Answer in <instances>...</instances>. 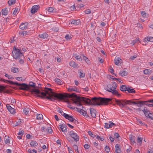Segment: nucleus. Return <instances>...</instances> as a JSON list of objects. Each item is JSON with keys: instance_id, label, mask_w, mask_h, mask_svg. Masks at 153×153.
Wrapping results in <instances>:
<instances>
[{"instance_id": "obj_29", "label": "nucleus", "mask_w": 153, "mask_h": 153, "mask_svg": "<svg viewBox=\"0 0 153 153\" xmlns=\"http://www.w3.org/2000/svg\"><path fill=\"white\" fill-rule=\"evenodd\" d=\"M145 41H149L152 42L153 41V37H146L144 39Z\"/></svg>"}, {"instance_id": "obj_36", "label": "nucleus", "mask_w": 153, "mask_h": 153, "mask_svg": "<svg viewBox=\"0 0 153 153\" xmlns=\"http://www.w3.org/2000/svg\"><path fill=\"white\" fill-rule=\"evenodd\" d=\"M46 132L49 134H51L52 132V130L51 127H48L46 129Z\"/></svg>"}, {"instance_id": "obj_33", "label": "nucleus", "mask_w": 153, "mask_h": 153, "mask_svg": "<svg viewBox=\"0 0 153 153\" xmlns=\"http://www.w3.org/2000/svg\"><path fill=\"white\" fill-rule=\"evenodd\" d=\"M69 65L75 68L77 66V64L76 62L74 61H71L70 62Z\"/></svg>"}, {"instance_id": "obj_32", "label": "nucleus", "mask_w": 153, "mask_h": 153, "mask_svg": "<svg viewBox=\"0 0 153 153\" xmlns=\"http://www.w3.org/2000/svg\"><path fill=\"white\" fill-rule=\"evenodd\" d=\"M11 72L13 73H18L19 72V70L17 68L15 67H12L11 68Z\"/></svg>"}, {"instance_id": "obj_55", "label": "nucleus", "mask_w": 153, "mask_h": 153, "mask_svg": "<svg viewBox=\"0 0 153 153\" xmlns=\"http://www.w3.org/2000/svg\"><path fill=\"white\" fill-rule=\"evenodd\" d=\"M73 148L74 149L75 151L77 150V152L78 153H79L78 151V146H77L76 145H75V144L73 146Z\"/></svg>"}, {"instance_id": "obj_49", "label": "nucleus", "mask_w": 153, "mask_h": 153, "mask_svg": "<svg viewBox=\"0 0 153 153\" xmlns=\"http://www.w3.org/2000/svg\"><path fill=\"white\" fill-rule=\"evenodd\" d=\"M75 58L76 59L79 60L80 61H81L82 60V59L81 58V56H76Z\"/></svg>"}, {"instance_id": "obj_54", "label": "nucleus", "mask_w": 153, "mask_h": 153, "mask_svg": "<svg viewBox=\"0 0 153 153\" xmlns=\"http://www.w3.org/2000/svg\"><path fill=\"white\" fill-rule=\"evenodd\" d=\"M109 71L112 74H113L114 72V70L113 69V68L111 66L109 68Z\"/></svg>"}, {"instance_id": "obj_34", "label": "nucleus", "mask_w": 153, "mask_h": 153, "mask_svg": "<svg viewBox=\"0 0 153 153\" xmlns=\"http://www.w3.org/2000/svg\"><path fill=\"white\" fill-rule=\"evenodd\" d=\"M30 110V109L29 108H24L23 109V112L25 114H28Z\"/></svg>"}, {"instance_id": "obj_42", "label": "nucleus", "mask_w": 153, "mask_h": 153, "mask_svg": "<svg viewBox=\"0 0 153 153\" xmlns=\"http://www.w3.org/2000/svg\"><path fill=\"white\" fill-rule=\"evenodd\" d=\"M137 123L138 124H140L141 125L143 126H144L145 125L146 126V125L145 124L144 122L141 121L140 120H137Z\"/></svg>"}, {"instance_id": "obj_11", "label": "nucleus", "mask_w": 153, "mask_h": 153, "mask_svg": "<svg viewBox=\"0 0 153 153\" xmlns=\"http://www.w3.org/2000/svg\"><path fill=\"white\" fill-rule=\"evenodd\" d=\"M28 23L27 22L22 23L19 26V28L22 30L26 29L28 28Z\"/></svg>"}, {"instance_id": "obj_59", "label": "nucleus", "mask_w": 153, "mask_h": 153, "mask_svg": "<svg viewBox=\"0 0 153 153\" xmlns=\"http://www.w3.org/2000/svg\"><path fill=\"white\" fill-rule=\"evenodd\" d=\"M141 15L143 17H145L146 16V13L144 11H142L141 12Z\"/></svg>"}, {"instance_id": "obj_20", "label": "nucleus", "mask_w": 153, "mask_h": 153, "mask_svg": "<svg viewBox=\"0 0 153 153\" xmlns=\"http://www.w3.org/2000/svg\"><path fill=\"white\" fill-rule=\"evenodd\" d=\"M39 36L41 38L45 39L48 37V35L46 33H45L42 34H39Z\"/></svg>"}, {"instance_id": "obj_28", "label": "nucleus", "mask_w": 153, "mask_h": 153, "mask_svg": "<svg viewBox=\"0 0 153 153\" xmlns=\"http://www.w3.org/2000/svg\"><path fill=\"white\" fill-rule=\"evenodd\" d=\"M111 92L113 94L116 95L118 97H120L121 95L120 94H119L118 91L116 90V89L113 90Z\"/></svg>"}, {"instance_id": "obj_16", "label": "nucleus", "mask_w": 153, "mask_h": 153, "mask_svg": "<svg viewBox=\"0 0 153 153\" xmlns=\"http://www.w3.org/2000/svg\"><path fill=\"white\" fill-rule=\"evenodd\" d=\"M114 63L116 65H118L119 63L120 64L122 62V60L119 57H117L114 60Z\"/></svg>"}, {"instance_id": "obj_4", "label": "nucleus", "mask_w": 153, "mask_h": 153, "mask_svg": "<svg viewBox=\"0 0 153 153\" xmlns=\"http://www.w3.org/2000/svg\"><path fill=\"white\" fill-rule=\"evenodd\" d=\"M113 101L116 102L117 104L122 108L125 107L126 104H130V100L125 101L122 100H117L116 99H114Z\"/></svg>"}, {"instance_id": "obj_15", "label": "nucleus", "mask_w": 153, "mask_h": 153, "mask_svg": "<svg viewBox=\"0 0 153 153\" xmlns=\"http://www.w3.org/2000/svg\"><path fill=\"white\" fill-rule=\"evenodd\" d=\"M59 126H60V128L62 131L64 132L67 131V127L66 125L65 124H62L59 125Z\"/></svg>"}, {"instance_id": "obj_38", "label": "nucleus", "mask_w": 153, "mask_h": 153, "mask_svg": "<svg viewBox=\"0 0 153 153\" xmlns=\"http://www.w3.org/2000/svg\"><path fill=\"white\" fill-rule=\"evenodd\" d=\"M74 103L77 106H79V107H81L82 108H83V106H82L81 103L79 102L77 100V101H75L74 102Z\"/></svg>"}, {"instance_id": "obj_44", "label": "nucleus", "mask_w": 153, "mask_h": 153, "mask_svg": "<svg viewBox=\"0 0 153 153\" xmlns=\"http://www.w3.org/2000/svg\"><path fill=\"white\" fill-rule=\"evenodd\" d=\"M43 118V116L42 114H39L37 115L36 119L38 120H41Z\"/></svg>"}, {"instance_id": "obj_2", "label": "nucleus", "mask_w": 153, "mask_h": 153, "mask_svg": "<svg viewBox=\"0 0 153 153\" xmlns=\"http://www.w3.org/2000/svg\"><path fill=\"white\" fill-rule=\"evenodd\" d=\"M80 100L90 105H107L109 102L111 101L113 99L111 98H102L99 97L98 98L94 97L92 98V101L88 98L82 97L80 98Z\"/></svg>"}, {"instance_id": "obj_5", "label": "nucleus", "mask_w": 153, "mask_h": 153, "mask_svg": "<svg viewBox=\"0 0 153 153\" xmlns=\"http://www.w3.org/2000/svg\"><path fill=\"white\" fill-rule=\"evenodd\" d=\"M15 49L13 51V57L15 59H20L22 57L24 58L23 53L21 52L20 50L16 48H15Z\"/></svg>"}, {"instance_id": "obj_18", "label": "nucleus", "mask_w": 153, "mask_h": 153, "mask_svg": "<svg viewBox=\"0 0 153 153\" xmlns=\"http://www.w3.org/2000/svg\"><path fill=\"white\" fill-rule=\"evenodd\" d=\"M80 23V20L79 19L74 20H72L71 22V24H73L75 25H79Z\"/></svg>"}, {"instance_id": "obj_31", "label": "nucleus", "mask_w": 153, "mask_h": 153, "mask_svg": "<svg viewBox=\"0 0 153 153\" xmlns=\"http://www.w3.org/2000/svg\"><path fill=\"white\" fill-rule=\"evenodd\" d=\"M143 102L144 103V105H146L148 106L149 104V102L153 103V99L149 100L147 101H143Z\"/></svg>"}, {"instance_id": "obj_17", "label": "nucleus", "mask_w": 153, "mask_h": 153, "mask_svg": "<svg viewBox=\"0 0 153 153\" xmlns=\"http://www.w3.org/2000/svg\"><path fill=\"white\" fill-rule=\"evenodd\" d=\"M127 91L129 93H135V91L131 86H128L127 87Z\"/></svg>"}, {"instance_id": "obj_40", "label": "nucleus", "mask_w": 153, "mask_h": 153, "mask_svg": "<svg viewBox=\"0 0 153 153\" xmlns=\"http://www.w3.org/2000/svg\"><path fill=\"white\" fill-rule=\"evenodd\" d=\"M88 134L89 135H90L91 137L93 138L95 137H96V138L97 135H95L94 134H93L92 132L90 131H88Z\"/></svg>"}, {"instance_id": "obj_13", "label": "nucleus", "mask_w": 153, "mask_h": 153, "mask_svg": "<svg viewBox=\"0 0 153 153\" xmlns=\"http://www.w3.org/2000/svg\"><path fill=\"white\" fill-rule=\"evenodd\" d=\"M90 111L91 116L93 117H95L97 112L96 110L94 108H90Z\"/></svg>"}, {"instance_id": "obj_62", "label": "nucleus", "mask_w": 153, "mask_h": 153, "mask_svg": "<svg viewBox=\"0 0 153 153\" xmlns=\"http://www.w3.org/2000/svg\"><path fill=\"white\" fill-rule=\"evenodd\" d=\"M114 137L115 138H118L119 137V134L118 133H115L114 134Z\"/></svg>"}, {"instance_id": "obj_64", "label": "nucleus", "mask_w": 153, "mask_h": 153, "mask_svg": "<svg viewBox=\"0 0 153 153\" xmlns=\"http://www.w3.org/2000/svg\"><path fill=\"white\" fill-rule=\"evenodd\" d=\"M148 117L153 120V113H151L149 115Z\"/></svg>"}, {"instance_id": "obj_47", "label": "nucleus", "mask_w": 153, "mask_h": 153, "mask_svg": "<svg viewBox=\"0 0 153 153\" xmlns=\"http://www.w3.org/2000/svg\"><path fill=\"white\" fill-rule=\"evenodd\" d=\"M83 112L82 111L81 114H82L83 115L85 116L86 117H89L88 114H87V112L85 111H83Z\"/></svg>"}, {"instance_id": "obj_10", "label": "nucleus", "mask_w": 153, "mask_h": 153, "mask_svg": "<svg viewBox=\"0 0 153 153\" xmlns=\"http://www.w3.org/2000/svg\"><path fill=\"white\" fill-rule=\"evenodd\" d=\"M7 108L11 114H14L15 113V109L12 108L9 104L6 105Z\"/></svg>"}, {"instance_id": "obj_46", "label": "nucleus", "mask_w": 153, "mask_h": 153, "mask_svg": "<svg viewBox=\"0 0 153 153\" xmlns=\"http://www.w3.org/2000/svg\"><path fill=\"white\" fill-rule=\"evenodd\" d=\"M142 138L138 137L137 139V142L141 144L142 143Z\"/></svg>"}, {"instance_id": "obj_58", "label": "nucleus", "mask_w": 153, "mask_h": 153, "mask_svg": "<svg viewBox=\"0 0 153 153\" xmlns=\"http://www.w3.org/2000/svg\"><path fill=\"white\" fill-rule=\"evenodd\" d=\"M137 57V55H134L133 56H131L130 57V59L131 60H134L135 58H136Z\"/></svg>"}, {"instance_id": "obj_7", "label": "nucleus", "mask_w": 153, "mask_h": 153, "mask_svg": "<svg viewBox=\"0 0 153 153\" xmlns=\"http://www.w3.org/2000/svg\"><path fill=\"white\" fill-rule=\"evenodd\" d=\"M133 104L134 105H137V106L139 107H140L142 105H144L143 101H134L130 100V104Z\"/></svg>"}, {"instance_id": "obj_57", "label": "nucleus", "mask_w": 153, "mask_h": 153, "mask_svg": "<svg viewBox=\"0 0 153 153\" xmlns=\"http://www.w3.org/2000/svg\"><path fill=\"white\" fill-rule=\"evenodd\" d=\"M85 12L86 14H89L91 13V10L89 9H87L85 11Z\"/></svg>"}, {"instance_id": "obj_43", "label": "nucleus", "mask_w": 153, "mask_h": 153, "mask_svg": "<svg viewBox=\"0 0 153 153\" xmlns=\"http://www.w3.org/2000/svg\"><path fill=\"white\" fill-rule=\"evenodd\" d=\"M36 85V83H35L33 82H30L29 84V85H28L29 87L30 86H31L33 87H35Z\"/></svg>"}, {"instance_id": "obj_60", "label": "nucleus", "mask_w": 153, "mask_h": 153, "mask_svg": "<svg viewBox=\"0 0 153 153\" xmlns=\"http://www.w3.org/2000/svg\"><path fill=\"white\" fill-rule=\"evenodd\" d=\"M76 108L77 109V111H78L81 114L82 111H83L81 108H78L77 107H76Z\"/></svg>"}, {"instance_id": "obj_19", "label": "nucleus", "mask_w": 153, "mask_h": 153, "mask_svg": "<svg viewBox=\"0 0 153 153\" xmlns=\"http://www.w3.org/2000/svg\"><path fill=\"white\" fill-rule=\"evenodd\" d=\"M115 148H116L115 151L117 153H120L121 149L120 147V146L118 144H117L115 146Z\"/></svg>"}, {"instance_id": "obj_30", "label": "nucleus", "mask_w": 153, "mask_h": 153, "mask_svg": "<svg viewBox=\"0 0 153 153\" xmlns=\"http://www.w3.org/2000/svg\"><path fill=\"white\" fill-rule=\"evenodd\" d=\"M135 136L132 135L130 136L129 137V140L131 142L134 144L135 143Z\"/></svg>"}, {"instance_id": "obj_61", "label": "nucleus", "mask_w": 153, "mask_h": 153, "mask_svg": "<svg viewBox=\"0 0 153 153\" xmlns=\"http://www.w3.org/2000/svg\"><path fill=\"white\" fill-rule=\"evenodd\" d=\"M66 139L70 143H72L73 142V140L70 137H67Z\"/></svg>"}, {"instance_id": "obj_53", "label": "nucleus", "mask_w": 153, "mask_h": 153, "mask_svg": "<svg viewBox=\"0 0 153 153\" xmlns=\"http://www.w3.org/2000/svg\"><path fill=\"white\" fill-rule=\"evenodd\" d=\"M24 133V131L23 130L20 129L19 130V132L18 134L19 135H20L21 136H22L23 135Z\"/></svg>"}, {"instance_id": "obj_9", "label": "nucleus", "mask_w": 153, "mask_h": 153, "mask_svg": "<svg viewBox=\"0 0 153 153\" xmlns=\"http://www.w3.org/2000/svg\"><path fill=\"white\" fill-rule=\"evenodd\" d=\"M62 116H64L66 119L68 120L70 122H72L74 121L75 119L73 118L71 116L69 115L68 114L66 113H63Z\"/></svg>"}, {"instance_id": "obj_25", "label": "nucleus", "mask_w": 153, "mask_h": 153, "mask_svg": "<svg viewBox=\"0 0 153 153\" xmlns=\"http://www.w3.org/2000/svg\"><path fill=\"white\" fill-rule=\"evenodd\" d=\"M81 56L83 57V59L85 60L88 64L90 63V60L87 57L85 56L83 54L81 55Z\"/></svg>"}, {"instance_id": "obj_41", "label": "nucleus", "mask_w": 153, "mask_h": 153, "mask_svg": "<svg viewBox=\"0 0 153 153\" xmlns=\"http://www.w3.org/2000/svg\"><path fill=\"white\" fill-rule=\"evenodd\" d=\"M114 126H116V125L113 123L112 122L110 121L109 122L108 127L109 128H111Z\"/></svg>"}, {"instance_id": "obj_8", "label": "nucleus", "mask_w": 153, "mask_h": 153, "mask_svg": "<svg viewBox=\"0 0 153 153\" xmlns=\"http://www.w3.org/2000/svg\"><path fill=\"white\" fill-rule=\"evenodd\" d=\"M39 8V5H34L32 6L31 10V13L33 14L36 12Z\"/></svg>"}, {"instance_id": "obj_35", "label": "nucleus", "mask_w": 153, "mask_h": 153, "mask_svg": "<svg viewBox=\"0 0 153 153\" xmlns=\"http://www.w3.org/2000/svg\"><path fill=\"white\" fill-rule=\"evenodd\" d=\"M16 2V0H9L8 1V3L9 5H11L15 4Z\"/></svg>"}, {"instance_id": "obj_56", "label": "nucleus", "mask_w": 153, "mask_h": 153, "mask_svg": "<svg viewBox=\"0 0 153 153\" xmlns=\"http://www.w3.org/2000/svg\"><path fill=\"white\" fill-rule=\"evenodd\" d=\"M18 10L19 9L18 8H15L13 12V15H16L17 13L18 12Z\"/></svg>"}, {"instance_id": "obj_63", "label": "nucleus", "mask_w": 153, "mask_h": 153, "mask_svg": "<svg viewBox=\"0 0 153 153\" xmlns=\"http://www.w3.org/2000/svg\"><path fill=\"white\" fill-rule=\"evenodd\" d=\"M84 147L85 149H88L90 147V146L88 144H86L84 146Z\"/></svg>"}, {"instance_id": "obj_3", "label": "nucleus", "mask_w": 153, "mask_h": 153, "mask_svg": "<svg viewBox=\"0 0 153 153\" xmlns=\"http://www.w3.org/2000/svg\"><path fill=\"white\" fill-rule=\"evenodd\" d=\"M7 81L9 82L10 84L12 85L20 86V89L21 90H28L30 89V87L26 84L25 83L20 84L17 82H14L10 80H7Z\"/></svg>"}, {"instance_id": "obj_48", "label": "nucleus", "mask_w": 153, "mask_h": 153, "mask_svg": "<svg viewBox=\"0 0 153 153\" xmlns=\"http://www.w3.org/2000/svg\"><path fill=\"white\" fill-rule=\"evenodd\" d=\"M150 113V111L147 109L144 114L146 117H148Z\"/></svg>"}, {"instance_id": "obj_51", "label": "nucleus", "mask_w": 153, "mask_h": 153, "mask_svg": "<svg viewBox=\"0 0 153 153\" xmlns=\"http://www.w3.org/2000/svg\"><path fill=\"white\" fill-rule=\"evenodd\" d=\"M24 58L22 57H21L20 59L19 60V63L21 64H23L24 63V61L23 59Z\"/></svg>"}, {"instance_id": "obj_21", "label": "nucleus", "mask_w": 153, "mask_h": 153, "mask_svg": "<svg viewBox=\"0 0 153 153\" xmlns=\"http://www.w3.org/2000/svg\"><path fill=\"white\" fill-rule=\"evenodd\" d=\"M120 90L122 91H126L127 90V87L126 85H123L120 86Z\"/></svg>"}, {"instance_id": "obj_39", "label": "nucleus", "mask_w": 153, "mask_h": 153, "mask_svg": "<svg viewBox=\"0 0 153 153\" xmlns=\"http://www.w3.org/2000/svg\"><path fill=\"white\" fill-rule=\"evenodd\" d=\"M80 73L79 76L80 77H84L85 76V74L82 72V70L80 69L79 70Z\"/></svg>"}, {"instance_id": "obj_6", "label": "nucleus", "mask_w": 153, "mask_h": 153, "mask_svg": "<svg viewBox=\"0 0 153 153\" xmlns=\"http://www.w3.org/2000/svg\"><path fill=\"white\" fill-rule=\"evenodd\" d=\"M117 87V83L115 82H114L112 84L108 85L105 88V89L108 92H111L113 90L116 89Z\"/></svg>"}, {"instance_id": "obj_23", "label": "nucleus", "mask_w": 153, "mask_h": 153, "mask_svg": "<svg viewBox=\"0 0 153 153\" xmlns=\"http://www.w3.org/2000/svg\"><path fill=\"white\" fill-rule=\"evenodd\" d=\"M28 32L26 31H22L19 32V34L20 35H23V36H25L28 35Z\"/></svg>"}, {"instance_id": "obj_52", "label": "nucleus", "mask_w": 153, "mask_h": 153, "mask_svg": "<svg viewBox=\"0 0 153 153\" xmlns=\"http://www.w3.org/2000/svg\"><path fill=\"white\" fill-rule=\"evenodd\" d=\"M105 149L107 153H108L110 151L109 148L108 146H106L105 148Z\"/></svg>"}, {"instance_id": "obj_14", "label": "nucleus", "mask_w": 153, "mask_h": 153, "mask_svg": "<svg viewBox=\"0 0 153 153\" xmlns=\"http://www.w3.org/2000/svg\"><path fill=\"white\" fill-rule=\"evenodd\" d=\"M68 90L69 92L75 91L77 93L79 92V89H77V88L76 87H70V88L68 89Z\"/></svg>"}, {"instance_id": "obj_27", "label": "nucleus", "mask_w": 153, "mask_h": 153, "mask_svg": "<svg viewBox=\"0 0 153 153\" xmlns=\"http://www.w3.org/2000/svg\"><path fill=\"white\" fill-rule=\"evenodd\" d=\"M124 70H123V71L122 72H120L119 73L120 75L122 76H124L127 75L128 73L127 72L124 71Z\"/></svg>"}, {"instance_id": "obj_37", "label": "nucleus", "mask_w": 153, "mask_h": 153, "mask_svg": "<svg viewBox=\"0 0 153 153\" xmlns=\"http://www.w3.org/2000/svg\"><path fill=\"white\" fill-rule=\"evenodd\" d=\"M55 81L57 82V83L59 85H61L62 83V81L58 78H56L55 79Z\"/></svg>"}, {"instance_id": "obj_22", "label": "nucleus", "mask_w": 153, "mask_h": 153, "mask_svg": "<svg viewBox=\"0 0 153 153\" xmlns=\"http://www.w3.org/2000/svg\"><path fill=\"white\" fill-rule=\"evenodd\" d=\"M10 138L7 136H5L4 137L5 143L6 144L9 143H10Z\"/></svg>"}, {"instance_id": "obj_24", "label": "nucleus", "mask_w": 153, "mask_h": 153, "mask_svg": "<svg viewBox=\"0 0 153 153\" xmlns=\"http://www.w3.org/2000/svg\"><path fill=\"white\" fill-rule=\"evenodd\" d=\"M2 14L3 15L6 16L7 15L8 10L6 7L2 9L1 11Z\"/></svg>"}, {"instance_id": "obj_1", "label": "nucleus", "mask_w": 153, "mask_h": 153, "mask_svg": "<svg viewBox=\"0 0 153 153\" xmlns=\"http://www.w3.org/2000/svg\"><path fill=\"white\" fill-rule=\"evenodd\" d=\"M45 92H41L38 89L34 88L31 90V92L34 94V95L42 98H44V97L46 95H50L51 94L52 96L54 97L62 100L65 98V96L62 93H55L52 91V89L49 88L45 87L44 91Z\"/></svg>"}, {"instance_id": "obj_45", "label": "nucleus", "mask_w": 153, "mask_h": 153, "mask_svg": "<svg viewBox=\"0 0 153 153\" xmlns=\"http://www.w3.org/2000/svg\"><path fill=\"white\" fill-rule=\"evenodd\" d=\"M151 71V70H149V69H146L143 71V73L147 75Z\"/></svg>"}, {"instance_id": "obj_12", "label": "nucleus", "mask_w": 153, "mask_h": 153, "mask_svg": "<svg viewBox=\"0 0 153 153\" xmlns=\"http://www.w3.org/2000/svg\"><path fill=\"white\" fill-rule=\"evenodd\" d=\"M70 136L71 137L73 138L74 140L76 142L79 140V137L76 133L71 134Z\"/></svg>"}, {"instance_id": "obj_50", "label": "nucleus", "mask_w": 153, "mask_h": 153, "mask_svg": "<svg viewBox=\"0 0 153 153\" xmlns=\"http://www.w3.org/2000/svg\"><path fill=\"white\" fill-rule=\"evenodd\" d=\"M54 9L53 7H49L48 8V12H54Z\"/></svg>"}, {"instance_id": "obj_26", "label": "nucleus", "mask_w": 153, "mask_h": 153, "mask_svg": "<svg viewBox=\"0 0 153 153\" xmlns=\"http://www.w3.org/2000/svg\"><path fill=\"white\" fill-rule=\"evenodd\" d=\"M30 145L31 146L35 147L38 145V143L35 141L32 140L30 143Z\"/></svg>"}]
</instances>
